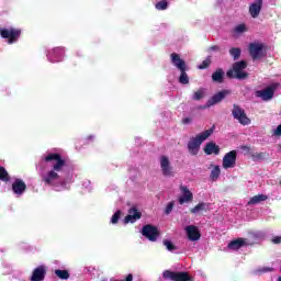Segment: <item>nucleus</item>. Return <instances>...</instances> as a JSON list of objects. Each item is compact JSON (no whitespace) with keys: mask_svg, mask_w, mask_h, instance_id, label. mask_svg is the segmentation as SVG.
Returning a JSON list of instances; mask_svg holds the SVG:
<instances>
[{"mask_svg":"<svg viewBox=\"0 0 281 281\" xmlns=\"http://www.w3.org/2000/svg\"><path fill=\"white\" fill-rule=\"evenodd\" d=\"M44 161H55L56 164L53 165V169L48 171L46 175L42 176V181L46 186H54V181H58L60 179V176L58 172L65 168V159H63V156L58 153L48 154L46 157H44Z\"/></svg>","mask_w":281,"mask_h":281,"instance_id":"nucleus-1","label":"nucleus"},{"mask_svg":"<svg viewBox=\"0 0 281 281\" xmlns=\"http://www.w3.org/2000/svg\"><path fill=\"white\" fill-rule=\"evenodd\" d=\"M215 128L216 126L213 125L209 130H205L204 132L198 134L195 137L190 138L188 143V150L190 155H199V150H201V144H203L205 139H207L214 133Z\"/></svg>","mask_w":281,"mask_h":281,"instance_id":"nucleus-2","label":"nucleus"},{"mask_svg":"<svg viewBox=\"0 0 281 281\" xmlns=\"http://www.w3.org/2000/svg\"><path fill=\"white\" fill-rule=\"evenodd\" d=\"M21 34L23 31L16 27H0V36L1 38H5L9 45H14V43H19V38H21Z\"/></svg>","mask_w":281,"mask_h":281,"instance_id":"nucleus-3","label":"nucleus"},{"mask_svg":"<svg viewBox=\"0 0 281 281\" xmlns=\"http://www.w3.org/2000/svg\"><path fill=\"white\" fill-rule=\"evenodd\" d=\"M249 56L252 60H262L267 56L266 46L263 43L254 42L248 46Z\"/></svg>","mask_w":281,"mask_h":281,"instance_id":"nucleus-4","label":"nucleus"},{"mask_svg":"<svg viewBox=\"0 0 281 281\" xmlns=\"http://www.w3.org/2000/svg\"><path fill=\"white\" fill-rule=\"evenodd\" d=\"M232 115L241 126H249V124H251V119L247 116L245 109L240 108L238 104H233Z\"/></svg>","mask_w":281,"mask_h":281,"instance_id":"nucleus-5","label":"nucleus"},{"mask_svg":"<svg viewBox=\"0 0 281 281\" xmlns=\"http://www.w3.org/2000/svg\"><path fill=\"white\" fill-rule=\"evenodd\" d=\"M164 280H172V281H192V277L188 272L180 271L175 272L170 270H165L162 272Z\"/></svg>","mask_w":281,"mask_h":281,"instance_id":"nucleus-6","label":"nucleus"},{"mask_svg":"<svg viewBox=\"0 0 281 281\" xmlns=\"http://www.w3.org/2000/svg\"><path fill=\"white\" fill-rule=\"evenodd\" d=\"M159 228L155 225L147 224L142 229V235L150 240V243H157V238H159Z\"/></svg>","mask_w":281,"mask_h":281,"instance_id":"nucleus-7","label":"nucleus"},{"mask_svg":"<svg viewBox=\"0 0 281 281\" xmlns=\"http://www.w3.org/2000/svg\"><path fill=\"white\" fill-rule=\"evenodd\" d=\"M243 69H247V61L245 60L236 61L233 65V71L236 74L235 77L237 80H245L246 78H249V74L243 71Z\"/></svg>","mask_w":281,"mask_h":281,"instance_id":"nucleus-8","label":"nucleus"},{"mask_svg":"<svg viewBox=\"0 0 281 281\" xmlns=\"http://www.w3.org/2000/svg\"><path fill=\"white\" fill-rule=\"evenodd\" d=\"M255 95L256 98H261L263 102H269V100H273V95H276V86H268L262 90H257Z\"/></svg>","mask_w":281,"mask_h":281,"instance_id":"nucleus-9","label":"nucleus"},{"mask_svg":"<svg viewBox=\"0 0 281 281\" xmlns=\"http://www.w3.org/2000/svg\"><path fill=\"white\" fill-rule=\"evenodd\" d=\"M238 157V153L236 150H231L226 153L223 157L222 166L225 170L228 168H236V158Z\"/></svg>","mask_w":281,"mask_h":281,"instance_id":"nucleus-10","label":"nucleus"},{"mask_svg":"<svg viewBox=\"0 0 281 281\" xmlns=\"http://www.w3.org/2000/svg\"><path fill=\"white\" fill-rule=\"evenodd\" d=\"M184 232L187 234L188 240H190L191 243H196V240H201V231L199 229V226L189 225L184 227Z\"/></svg>","mask_w":281,"mask_h":281,"instance_id":"nucleus-11","label":"nucleus"},{"mask_svg":"<svg viewBox=\"0 0 281 281\" xmlns=\"http://www.w3.org/2000/svg\"><path fill=\"white\" fill-rule=\"evenodd\" d=\"M48 58L50 63H60L63 57L65 56V48L64 47H56L48 52Z\"/></svg>","mask_w":281,"mask_h":281,"instance_id":"nucleus-12","label":"nucleus"},{"mask_svg":"<svg viewBox=\"0 0 281 281\" xmlns=\"http://www.w3.org/2000/svg\"><path fill=\"white\" fill-rule=\"evenodd\" d=\"M232 91L229 90H222L217 93H215L209 101H207V106H214V104H218L229 95Z\"/></svg>","mask_w":281,"mask_h":281,"instance_id":"nucleus-13","label":"nucleus"},{"mask_svg":"<svg viewBox=\"0 0 281 281\" xmlns=\"http://www.w3.org/2000/svg\"><path fill=\"white\" fill-rule=\"evenodd\" d=\"M25 190H27V184H25V181L18 178L12 183V192L13 194H18V196H22V194H25Z\"/></svg>","mask_w":281,"mask_h":281,"instance_id":"nucleus-14","label":"nucleus"},{"mask_svg":"<svg viewBox=\"0 0 281 281\" xmlns=\"http://www.w3.org/2000/svg\"><path fill=\"white\" fill-rule=\"evenodd\" d=\"M139 218H142V212L133 206L128 210V215L125 216L124 224L128 225V223H136Z\"/></svg>","mask_w":281,"mask_h":281,"instance_id":"nucleus-15","label":"nucleus"},{"mask_svg":"<svg viewBox=\"0 0 281 281\" xmlns=\"http://www.w3.org/2000/svg\"><path fill=\"white\" fill-rule=\"evenodd\" d=\"M160 168L164 177H172V166H170V159H168V156L160 157Z\"/></svg>","mask_w":281,"mask_h":281,"instance_id":"nucleus-16","label":"nucleus"},{"mask_svg":"<svg viewBox=\"0 0 281 281\" xmlns=\"http://www.w3.org/2000/svg\"><path fill=\"white\" fill-rule=\"evenodd\" d=\"M170 60H171V65L173 67H176L177 69H179V70L188 68V65L186 64V60H183L181 58L180 54L171 53L170 54Z\"/></svg>","mask_w":281,"mask_h":281,"instance_id":"nucleus-17","label":"nucleus"},{"mask_svg":"<svg viewBox=\"0 0 281 281\" xmlns=\"http://www.w3.org/2000/svg\"><path fill=\"white\" fill-rule=\"evenodd\" d=\"M45 276H47V269H45V266H40L33 270L31 281H44Z\"/></svg>","mask_w":281,"mask_h":281,"instance_id":"nucleus-18","label":"nucleus"},{"mask_svg":"<svg viewBox=\"0 0 281 281\" xmlns=\"http://www.w3.org/2000/svg\"><path fill=\"white\" fill-rule=\"evenodd\" d=\"M261 11L262 0H255V2L249 5V14L252 19H258V16H260Z\"/></svg>","mask_w":281,"mask_h":281,"instance_id":"nucleus-19","label":"nucleus"},{"mask_svg":"<svg viewBox=\"0 0 281 281\" xmlns=\"http://www.w3.org/2000/svg\"><path fill=\"white\" fill-rule=\"evenodd\" d=\"M180 190L182 192V196L178 199L180 205H183V203H190L191 201H193L194 195L190 192V189H188V187L181 186Z\"/></svg>","mask_w":281,"mask_h":281,"instance_id":"nucleus-20","label":"nucleus"},{"mask_svg":"<svg viewBox=\"0 0 281 281\" xmlns=\"http://www.w3.org/2000/svg\"><path fill=\"white\" fill-rule=\"evenodd\" d=\"M227 247L233 251H238V249H241V247H247V239L245 238L234 239L227 245Z\"/></svg>","mask_w":281,"mask_h":281,"instance_id":"nucleus-21","label":"nucleus"},{"mask_svg":"<svg viewBox=\"0 0 281 281\" xmlns=\"http://www.w3.org/2000/svg\"><path fill=\"white\" fill-rule=\"evenodd\" d=\"M205 155H218L221 153V147L214 142L206 143L203 148Z\"/></svg>","mask_w":281,"mask_h":281,"instance_id":"nucleus-22","label":"nucleus"},{"mask_svg":"<svg viewBox=\"0 0 281 281\" xmlns=\"http://www.w3.org/2000/svg\"><path fill=\"white\" fill-rule=\"evenodd\" d=\"M212 80L217 85H223L225 80V71H223V68H218L212 74Z\"/></svg>","mask_w":281,"mask_h":281,"instance_id":"nucleus-23","label":"nucleus"},{"mask_svg":"<svg viewBox=\"0 0 281 281\" xmlns=\"http://www.w3.org/2000/svg\"><path fill=\"white\" fill-rule=\"evenodd\" d=\"M267 199H269V195H266V194L254 195L248 201V205H258V203H262V201H267Z\"/></svg>","mask_w":281,"mask_h":281,"instance_id":"nucleus-24","label":"nucleus"},{"mask_svg":"<svg viewBox=\"0 0 281 281\" xmlns=\"http://www.w3.org/2000/svg\"><path fill=\"white\" fill-rule=\"evenodd\" d=\"M180 71V77H179V82L180 85H190V77H188V68H182L179 70Z\"/></svg>","mask_w":281,"mask_h":281,"instance_id":"nucleus-25","label":"nucleus"},{"mask_svg":"<svg viewBox=\"0 0 281 281\" xmlns=\"http://www.w3.org/2000/svg\"><path fill=\"white\" fill-rule=\"evenodd\" d=\"M0 181L8 183L10 181V173L5 170V167L0 166Z\"/></svg>","mask_w":281,"mask_h":281,"instance_id":"nucleus-26","label":"nucleus"},{"mask_svg":"<svg viewBox=\"0 0 281 281\" xmlns=\"http://www.w3.org/2000/svg\"><path fill=\"white\" fill-rule=\"evenodd\" d=\"M207 210V204L204 202L196 204L193 209H190L191 214H199V212H204Z\"/></svg>","mask_w":281,"mask_h":281,"instance_id":"nucleus-27","label":"nucleus"},{"mask_svg":"<svg viewBox=\"0 0 281 281\" xmlns=\"http://www.w3.org/2000/svg\"><path fill=\"white\" fill-rule=\"evenodd\" d=\"M55 276L59 278V280H69V271L68 270H55Z\"/></svg>","mask_w":281,"mask_h":281,"instance_id":"nucleus-28","label":"nucleus"},{"mask_svg":"<svg viewBox=\"0 0 281 281\" xmlns=\"http://www.w3.org/2000/svg\"><path fill=\"white\" fill-rule=\"evenodd\" d=\"M269 154L267 153H252L250 154V157H252L254 161H262L265 159V157H268Z\"/></svg>","mask_w":281,"mask_h":281,"instance_id":"nucleus-29","label":"nucleus"},{"mask_svg":"<svg viewBox=\"0 0 281 281\" xmlns=\"http://www.w3.org/2000/svg\"><path fill=\"white\" fill-rule=\"evenodd\" d=\"M205 98V91L203 89H199L192 95V100L199 102V100H203Z\"/></svg>","mask_w":281,"mask_h":281,"instance_id":"nucleus-30","label":"nucleus"},{"mask_svg":"<svg viewBox=\"0 0 281 281\" xmlns=\"http://www.w3.org/2000/svg\"><path fill=\"white\" fill-rule=\"evenodd\" d=\"M218 177H221V167L215 166L211 171L210 178L212 179V181H216Z\"/></svg>","mask_w":281,"mask_h":281,"instance_id":"nucleus-31","label":"nucleus"},{"mask_svg":"<svg viewBox=\"0 0 281 281\" xmlns=\"http://www.w3.org/2000/svg\"><path fill=\"white\" fill-rule=\"evenodd\" d=\"M162 244L165 245V247L168 251H176V249H177V246H175V244H172V241L170 239H164Z\"/></svg>","mask_w":281,"mask_h":281,"instance_id":"nucleus-32","label":"nucleus"},{"mask_svg":"<svg viewBox=\"0 0 281 281\" xmlns=\"http://www.w3.org/2000/svg\"><path fill=\"white\" fill-rule=\"evenodd\" d=\"M229 55L234 58V60H238V58H240V48L238 47L231 48Z\"/></svg>","mask_w":281,"mask_h":281,"instance_id":"nucleus-33","label":"nucleus"},{"mask_svg":"<svg viewBox=\"0 0 281 281\" xmlns=\"http://www.w3.org/2000/svg\"><path fill=\"white\" fill-rule=\"evenodd\" d=\"M211 65H212V57L209 56V57H206V58L202 61V64H200V65L198 66V68H199V69H207V67H210Z\"/></svg>","mask_w":281,"mask_h":281,"instance_id":"nucleus-34","label":"nucleus"},{"mask_svg":"<svg viewBox=\"0 0 281 281\" xmlns=\"http://www.w3.org/2000/svg\"><path fill=\"white\" fill-rule=\"evenodd\" d=\"M156 10H168V0H160L155 4Z\"/></svg>","mask_w":281,"mask_h":281,"instance_id":"nucleus-35","label":"nucleus"},{"mask_svg":"<svg viewBox=\"0 0 281 281\" xmlns=\"http://www.w3.org/2000/svg\"><path fill=\"white\" fill-rule=\"evenodd\" d=\"M235 34H244V32H247V25L245 24H238L234 29Z\"/></svg>","mask_w":281,"mask_h":281,"instance_id":"nucleus-36","label":"nucleus"},{"mask_svg":"<svg viewBox=\"0 0 281 281\" xmlns=\"http://www.w3.org/2000/svg\"><path fill=\"white\" fill-rule=\"evenodd\" d=\"M120 216H122V211H116L111 218V223L113 225L117 224L120 222Z\"/></svg>","mask_w":281,"mask_h":281,"instance_id":"nucleus-37","label":"nucleus"},{"mask_svg":"<svg viewBox=\"0 0 281 281\" xmlns=\"http://www.w3.org/2000/svg\"><path fill=\"white\" fill-rule=\"evenodd\" d=\"M173 207H175V202L173 201L169 202L165 209V214H167V215L170 214L172 212Z\"/></svg>","mask_w":281,"mask_h":281,"instance_id":"nucleus-38","label":"nucleus"},{"mask_svg":"<svg viewBox=\"0 0 281 281\" xmlns=\"http://www.w3.org/2000/svg\"><path fill=\"white\" fill-rule=\"evenodd\" d=\"M241 150L244 153H246V155H252L254 154V153H251V147H249L247 145L241 146Z\"/></svg>","mask_w":281,"mask_h":281,"instance_id":"nucleus-39","label":"nucleus"},{"mask_svg":"<svg viewBox=\"0 0 281 281\" xmlns=\"http://www.w3.org/2000/svg\"><path fill=\"white\" fill-rule=\"evenodd\" d=\"M271 243L273 245H280L281 244V236H274L272 239H271Z\"/></svg>","mask_w":281,"mask_h":281,"instance_id":"nucleus-40","label":"nucleus"},{"mask_svg":"<svg viewBox=\"0 0 281 281\" xmlns=\"http://www.w3.org/2000/svg\"><path fill=\"white\" fill-rule=\"evenodd\" d=\"M274 137H281V124L273 131Z\"/></svg>","mask_w":281,"mask_h":281,"instance_id":"nucleus-41","label":"nucleus"},{"mask_svg":"<svg viewBox=\"0 0 281 281\" xmlns=\"http://www.w3.org/2000/svg\"><path fill=\"white\" fill-rule=\"evenodd\" d=\"M227 78H236V72L234 69H231L226 72Z\"/></svg>","mask_w":281,"mask_h":281,"instance_id":"nucleus-42","label":"nucleus"},{"mask_svg":"<svg viewBox=\"0 0 281 281\" xmlns=\"http://www.w3.org/2000/svg\"><path fill=\"white\" fill-rule=\"evenodd\" d=\"M182 124H192V117L182 119Z\"/></svg>","mask_w":281,"mask_h":281,"instance_id":"nucleus-43","label":"nucleus"},{"mask_svg":"<svg viewBox=\"0 0 281 281\" xmlns=\"http://www.w3.org/2000/svg\"><path fill=\"white\" fill-rule=\"evenodd\" d=\"M218 49H221V47H218V45H213L210 47L211 52H218Z\"/></svg>","mask_w":281,"mask_h":281,"instance_id":"nucleus-44","label":"nucleus"},{"mask_svg":"<svg viewBox=\"0 0 281 281\" xmlns=\"http://www.w3.org/2000/svg\"><path fill=\"white\" fill-rule=\"evenodd\" d=\"M263 271H265V272H267V271H273V269H272V268H265Z\"/></svg>","mask_w":281,"mask_h":281,"instance_id":"nucleus-45","label":"nucleus"},{"mask_svg":"<svg viewBox=\"0 0 281 281\" xmlns=\"http://www.w3.org/2000/svg\"><path fill=\"white\" fill-rule=\"evenodd\" d=\"M200 109H206V106H200Z\"/></svg>","mask_w":281,"mask_h":281,"instance_id":"nucleus-46","label":"nucleus"},{"mask_svg":"<svg viewBox=\"0 0 281 281\" xmlns=\"http://www.w3.org/2000/svg\"><path fill=\"white\" fill-rule=\"evenodd\" d=\"M278 281H281V277L278 278Z\"/></svg>","mask_w":281,"mask_h":281,"instance_id":"nucleus-47","label":"nucleus"},{"mask_svg":"<svg viewBox=\"0 0 281 281\" xmlns=\"http://www.w3.org/2000/svg\"><path fill=\"white\" fill-rule=\"evenodd\" d=\"M279 148H280V150H281V144H279Z\"/></svg>","mask_w":281,"mask_h":281,"instance_id":"nucleus-48","label":"nucleus"},{"mask_svg":"<svg viewBox=\"0 0 281 281\" xmlns=\"http://www.w3.org/2000/svg\"><path fill=\"white\" fill-rule=\"evenodd\" d=\"M279 184L281 186V180L279 181Z\"/></svg>","mask_w":281,"mask_h":281,"instance_id":"nucleus-49","label":"nucleus"}]
</instances>
